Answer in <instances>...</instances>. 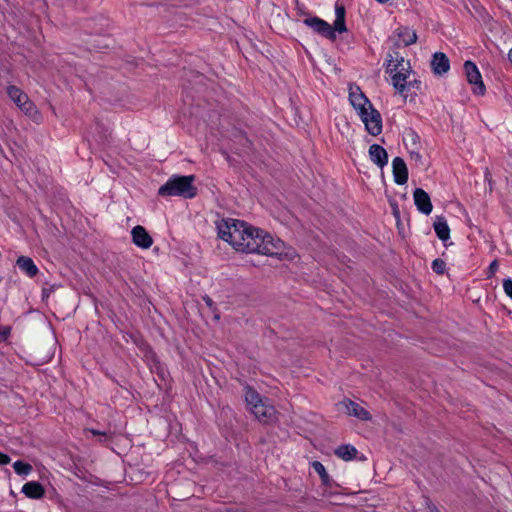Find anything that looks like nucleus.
<instances>
[{"label": "nucleus", "mask_w": 512, "mask_h": 512, "mask_svg": "<svg viewBox=\"0 0 512 512\" xmlns=\"http://www.w3.org/2000/svg\"><path fill=\"white\" fill-rule=\"evenodd\" d=\"M217 230L219 238L239 252L259 253L287 260L296 256L295 250L286 247L279 238L241 220L222 219L217 223Z\"/></svg>", "instance_id": "obj_1"}, {"label": "nucleus", "mask_w": 512, "mask_h": 512, "mask_svg": "<svg viewBox=\"0 0 512 512\" xmlns=\"http://www.w3.org/2000/svg\"><path fill=\"white\" fill-rule=\"evenodd\" d=\"M386 72L390 74L392 85L402 95L410 88L420 89L421 82L417 79L409 80L412 72L410 62L399 53H389L386 59Z\"/></svg>", "instance_id": "obj_2"}, {"label": "nucleus", "mask_w": 512, "mask_h": 512, "mask_svg": "<svg viewBox=\"0 0 512 512\" xmlns=\"http://www.w3.org/2000/svg\"><path fill=\"white\" fill-rule=\"evenodd\" d=\"M245 401L249 410L259 422L267 425L277 422L278 413L274 406L251 387L245 389Z\"/></svg>", "instance_id": "obj_3"}, {"label": "nucleus", "mask_w": 512, "mask_h": 512, "mask_svg": "<svg viewBox=\"0 0 512 512\" xmlns=\"http://www.w3.org/2000/svg\"><path fill=\"white\" fill-rule=\"evenodd\" d=\"M194 180L195 177L193 175H173L159 188L158 194L163 197L177 196L185 199L194 198L197 194Z\"/></svg>", "instance_id": "obj_4"}, {"label": "nucleus", "mask_w": 512, "mask_h": 512, "mask_svg": "<svg viewBox=\"0 0 512 512\" xmlns=\"http://www.w3.org/2000/svg\"><path fill=\"white\" fill-rule=\"evenodd\" d=\"M7 94L9 98L23 111L26 115L32 119L37 120L39 112L32 101H30L28 95L24 93L20 88L11 85L7 87Z\"/></svg>", "instance_id": "obj_5"}, {"label": "nucleus", "mask_w": 512, "mask_h": 512, "mask_svg": "<svg viewBox=\"0 0 512 512\" xmlns=\"http://www.w3.org/2000/svg\"><path fill=\"white\" fill-rule=\"evenodd\" d=\"M359 117L369 134L377 136L382 132V117L373 106L359 114Z\"/></svg>", "instance_id": "obj_6"}, {"label": "nucleus", "mask_w": 512, "mask_h": 512, "mask_svg": "<svg viewBox=\"0 0 512 512\" xmlns=\"http://www.w3.org/2000/svg\"><path fill=\"white\" fill-rule=\"evenodd\" d=\"M464 72L468 83L472 85L473 93L484 95L486 88L483 83L482 76L475 63L472 61H466L464 63Z\"/></svg>", "instance_id": "obj_7"}, {"label": "nucleus", "mask_w": 512, "mask_h": 512, "mask_svg": "<svg viewBox=\"0 0 512 512\" xmlns=\"http://www.w3.org/2000/svg\"><path fill=\"white\" fill-rule=\"evenodd\" d=\"M349 101L353 108L356 110L357 114H361L363 111H366L368 108H371L372 104L369 99L365 96V94L361 91L360 87L357 85L349 86Z\"/></svg>", "instance_id": "obj_8"}, {"label": "nucleus", "mask_w": 512, "mask_h": 512, "mask_svg": "<svg viewBox=\"0 0 512 512\" xmlns=\"http://www.w3.org/2000/svg\"><path fill=\"white\" fill-rule=\"evenodd\" d=\"M338 405L341 409L345 411L346 414L354 416L359 420L367 421L371 419L370 413L360 404L352 400L345 399L341 401Z\"/></svg>", "instance_id": "obj_9"}, {"label": "nucleus", "mask_w": 512, "mask_h": 512, "mask_svg": "<svg viewBox=\"0 0 512 512\" xmlns=\"http://www.w3.org/2000/svg\"><path fill=\"white\" fill-rule=\"evenodd\" d=\"M132 242L141 249H149L153 245V239L147 230L141 226H135L131 231Z\"/></svg>", "instance_id": "obj_10"}, {"label": "nucleus", "mask_w": 512, "mask_h": 512, "mask_svg": "<svg viewBox=\"0 0 512 512\" xmlns=\"http://www.w3.org/2000/svg\"><path fill=\"white\" fill-rule=\"evenodd\" d=\"M414 203L417 209L425 214L429 215L432 212L433 206L430 200V196L421 188H416L413 193Z\"/></svg>", "instance_id": "obj_11"}, {"label": "nucleus", "mask_w": 512, "mask_h": 512, "mask_svg": "<svg viewBox=\"0 0 512 512\" xmlns=\"http://www.w3.org/2000/svg\"><path fill=\"white\" fill-rule=\"evenodd\" d=\"M394 181L398 185H403L408 180V170L404 160L401 157H395L392 161Z\"/></svg>", "instance_id": "obj_12"}, {"label": "nucleus", "mask_w": 512, "mask_h": 512, "mask_svg": "<svg viewBox=\"0 0 512 512\" xmlns=\"http://www.w3.org/2000/svg\"><path fill=\"white\" fill-rule=\"evenodd\" d=\"M305 25L313 29V31L328 37H333L334 33L331 26L318 17H310L304 20Z\"/></svg>", "instance_id": "obj_13"}, {"label": "nucleus", "mask_w": 512, "mask_h": 512, "mask_svg": "<svg viewBox=\"0 0 512 512\" xmlns=\"http://www.w3.org/2000/svg\"><path fill=\"white\" fill-rule=\"evenodd\" d=\"M394 35L397 38L396 45L398 46H408L417 41V34L415 30L410 29L409 27L397 28Z\"/></svg>", "instance_id": "obj_14"}, {"label": "nucleus", "mask_w": 512, "mask_h": 512, "mask_svg": "<svg viewBox=\"0 0 512 512\" xmlns=\"http://www.w3.org/2000/svg\"><path fill=\"white\" fill-rule=\"evenodd\" d=\"M431 67L434 74L443 75L449 71L450 61L444 53L436 52L432 57Z\"/></svg>", "instance_id": "obj_15"}, {"label": "nucleus", "mask_w": 512, "mask_h": 512, "mask_svg": "<svg viewBox=\"0 0 512 512\" xmlns=\"http://www.w3.org/2000/svg\"><path fill=\"white\" fill-rule=\"evenodd\" d=\"M369 157L370 160L377 165L380 168H383L388 163V154L386 150L378 145V144H372L369 147Z\"/></svg>", "instance_id": "obj_16"}, {"label": "nucleus", "mask_w": 512, "mask_h": 512, "mask_svg": "<svg viewBox=\"0 0 512 512\" xmlns=\"http://www.w3.org/2000/svg\"><path fill=\"white\" fill-rule=\"evenodd\" d=\"M17 267L28 277L33 278L39 273V269L33 259L28 256H20L16 260Z\"/></svg>", "instance_id": "obj_17"}, {"label": "nucleus", "mask_w": 512, "mask_h": 512, "mask_svg": "<svg viewBox=\"0 0 512 512\" xmlns=\"http://www.w3.org/2000/svg\"><path fill=\"white\" fill-rule=\"evenodd\" d=\"M22 492L28 498L40 499L44 495V488L39 482L31 481L23 485Z\"/></svg>", "instance_id": "obj_18"}, {"label": "nucleus", "mask_w": 512, "mask_h": 512, "mask_svg": "<svg viewBox=\"0 0 512 512\" xmlns=\"http://www.w3.org/2000/svg\"><path fill=\"white\" fill-rule=\"evenodd\" d=\"M433 227H434V231H435L437 237L440 240L446 241L449 239L450 228H449L447 221L445 220L444 217H442V216L436 217Z\"/></svg>", "instance_id": "obj_19"}, {"label": "nucleus", "mask_w": 512, "mask_h": 512, "mask_svg": "<svg viewBox=\"0 0 512 512\" xmlns=\"http://www.w3.org/2000/svg\"><path fill=\"white\" fill-rule=\"evenodd\" d=\"M334 453L338 458L344 461H351L356 458L358 451L353 445L345 444L337 447Z\"/></svg>", "instance_id": "obj_20"}, {"label": "nucleus", "mask_w": 512, "mask_h": 512, "mask_svg": "<svg viewBox=\"0 0 512 512\" xmlns=\"http://www.w3.org/2000/svg\"><path fill=\"white\" fill-rule=\"evenodd\" d=\"M13 469L18 475H28L32 471V466L18 460L13 463Z\"/></svg>", "instance_id": "obj_21"}, {"label": "nucleus", "mask_w": 512, "mask_h": 512, "mask_svg": "<svg viewBox=\"0 0 512 512\" xmlns=\"http://www.w3.org/2000/svg\"><path fill=\"white\" fill-rule=\"evenodd\" d=\"M344 15L345 11L344 9H341V14L338 13L334 21V30L338 31L339 33L346 31Z\"/></svg>", "instance_id": "obj_22"}, {"label": "nucleus", "mask_w": 512, "mask_h": 512, "mask_svg": "<svg viewBox=\"0 0 512 512\" xmlns=\"http://www.w3.org/2000/svg\"><path fill=\"white\" fill-rule=\"evenodd\" d=\"M311 466L314 469V471L319 475L320 479L324 477L326 474H328L324 465L319 461H313L311 463Z\"/></svg>", "instance_id": "obj_23"}, {"label": "nucleus", "mask_w": 512, "mask_h": 512, "mask_svg": "<svg viewBox=\"0 0 512 512\" xmlns=\"http://www.w3.org/2000/svg\"><path fill=\"white\" fill-rule=\"evenodd\" d=\"M432 269L437 274H443L445 270V262L441 259H435L432 263Z\"/></svg>", "instance_id": "obj_24"}, {"label": "nucleus", "mask_w": 512, "mask_h": 512, "mask_svg": "<svg viewBox=\"0 0 512 512\" xmlns=\"http://www.w3.org/2000/svg\"><path fill=\"white\" fill-rule=\"evenodd\" d=\"M503 289L505 294L512 299V279L507 278L503 280Z\"/></svg>", "instance_id": "obj_25"}, {"label": "nucleus", "mask_w": 512, "mask_h": 512, "mask_svg": "<svg viewBox=\"0 0 512 512\" xmlns=\"http://www.w3.org/2000/svg\"><path fill=\"white\" fill-rule=\"evenodd\" d=\"M498 268H499L498 261L497 260L492 261L488 267L487 278L493 277L495 275V273L497 272Z\"/></svg>", "instance_id": "obj_26"}, {"label": "nucleus", "mask_w": 512, "mask_h": 512, "mask_svg": "<svg viewBox=\"0 0 512 512\" xmlns=\"http://www.w3.org/2000/svg\"><path fill=\"white\" fill-rule=\"evenodd\" d=\"M322 485L326 488H332L336 486V483L334 480L329 476V474H326L324 477L321 478Z\"/></svg>", "instance_id": "obj_27"}, {"label": "nucleus", "mask_w": 512, "mask_h": 512, "mask_svg": "<svg viewBox=\"0 0 512 512\" xmlns=\"http://www.w3.org/2000/svg\"><path fill=\"white\" fill-rule=\"evenodd\" d=\"M10 457L7 454L0 452V465H6L10 463Z\"/></svg>", "instance_id": "obj_28"}, {"label": "nucleus", "mask_w": 512, "mask_h": 512, "mask_svg": "<svg viewBox=\"0 0 512 512\" xmlns=\"http://www.w3.org/2000/svg\"><path fill=\"white\" fill-rule=\"evenodd\" d=\"M9 334V328L5 327L3 330L0 329V341H3L6 339V337Z\"/></svg>", "instance_id": "obj_29"}, {"label": "nucleus", "mask_w": 512, "mask_h": 512, "mask_svg": "<svg viewBox=\"0 0 512 512\" xmlns=\"http://www.w3.org/2000/svg\"><path fill=\"white\" fill-rule=\"evenodd\" d=\"M427 512H440V511L438 510V508L435 505H433L431 503H427Z\"/></svg>", "instance_id": "obj_30"}, {"label": "nucleus", "mask_w": 512, "mask_h": 512, "mask_svg": "<svg viewBox=\"0 0 512 512\" xmlns=\"http://www.w3.org/2000/svg\"><path fill=\"white\" fill-rule=\"evenodd\" d=\"M204 301L206 302V304H207L208 306H211V305H212V300H211V298H210V297H208V296L204 297Z\"/></svg>", "instance_id": "obj_31"}, {"label": "nucleus", "mask_w": 512, "mask_h": 512, "mask_svg": "<svg viewBox=\"0 0 512 512\" xmlns=\"http://www.w3.org/2000/svg\"><path fill=\"white\" fill-rule=\"evenodd\" d=\"M90 432H91L93 435H105V433H102V432L97 431V430H90Z\"/></svg>", "instance_id": "obj_32"}, {"label": "nucleus", "mask_w": 512, "mask_h": 512, "mask_svg": "<svg viewBox=\"0 0 512 512\" xmlns=\"http://www.w3.org/2000/svg\"><path fill=\"white\" fill-rule=\"evenodd\" d=\"M219 512H237V510H232L230 508H224V509L220 510Z\"/></svg>", "instance_id": "obj_33"}, {"label": "nucleus", "mask_w": 512, "mask_h": 512, "mask_svg": "<svg viewBox=\"0 0 512 512\" xmlns=\"http://www.w3.org/2000/svg\"><path fill=\"white\" fill-rule=\"evenodd\" d=\"M412 157H414L416 160H420L421 159V155H419L418 153L412 154Z\"/></svg>", "instance_id": "obj_34"}, {"label": "nucleus", "mask_w": 512, "mask_h": 512, "mask_svg": "<svg viewBox=\"0 0 512 512\" xmlns=\"http://www.w3.org/2000/svg\"><path fill=\"white\" fill-rule=\"evenodd\" d=\"M341 9H344L343 7H336V16L339 14H341Z\"/></svg>", "instance_id": "obj_35"}, {"label": "nucleus", "mask_w": 512, "mask_h": 512, "mask_svg": "<svg viewBox=\"0 0 512 512\" xmlns=\"http://www.w3.org/2000/svg\"><path fill=\"white\" fill-rule=\"evenodd\" d=\"M508 57H509V60L511 61L512 63V48L510 49L509 53H508Z\"/></svg>", "instance_id": "obj_36"}]
</instances>
